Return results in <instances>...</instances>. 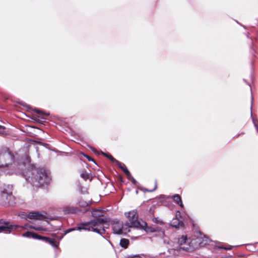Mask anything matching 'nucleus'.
<instances>
[{
	"mask_svg": "<svg viewBox=\"0 0 258 258\" xmlns=\"http://www.w3.org/2000/svg\"><path fill=\"white\" fill-rule=\"evenodd\" d=\"M15 156L7 147L0 148V169L8 174H12L9 169L14 162Z\"/></svg>",
	"mask_w": 258,
	"mask_h": 258,
	"instance_id": "1",
	"label": "nucleus"
},
{
	"mask_svg": "<svg viewBox=\"0 0 258 258\" xmlns=\"http://www.w3.org/2000/svg\"><path fill=\"white\" fill-rule=\"evenodd\" d=\"M106 222V220L104 219H96L91 220L88 222L82 223L78 225L76 228L78 230H87L93 231L95 232L98 233L100 235L105 233V230L103 224Z\"/></svg>",
	"mask_w": 258,
	"mask_h": 258,
	"instance_id": "2",
	"label": "nucleus"
},
{
	"mask_svg": "<svg viewBox=\"0 0 258 258\" xmlns=\"http://www.w3.org/2000/svg\"><path fill=\"white\" fill-rule=\"evenodd\" d=\"M31 180L34 185L38 186L48 184L51 178L44 169L38 168L33 171Z\"/></svg>",
	"mask_w": 258,
	"mask_h": 258,
	"instance_id": "3",
	"label": "nucleus"
},
{
	"mask_svg": "<svg viewBox=\"0 0 258 258\" xmlns=\"http://www.w3.org/2000/svg\"><path fill=\"white\" fill-rule=\"evenodd\" d=\"M128 221L125 223V225L128 227L139 228L145 227L147 223L145 221H139L138 220V215L137 211H130L127 214Z\"/></svg>",
	"mask_w": 258,
	"mask_h": 258,
	"instance_id": "4",
	"label": "nucleus"
},
{
	"mask_svg": "<svg viewBox=\"0 0 258 258\" xmlns=\"http://www.w3.org/2000/svg\"><path fill=\"white\" fill-rule=\"evenodd\" d=\"M22 236L28 238H32L34 239L42 240L43 241H45L46 242L49 243L53 246H56V244H55V241L53 239L39 235L33 232L27 231L23 233L22 234Z\"/></svg>",
	"mask_w": 258,
	"mask_h": 258,
	"instance_id": "5",
	"label": "nucleus"
},
{
	"mask_svg": "<svg viewBox=\"0 0 258 258\" xmlns=\"http://www.w3.org/2000/svg\"><path fill=\"white\" fill-rule=\"evenodd\" d=\"M112 229L114 233L121 234L123 233V223L118 221L114 220L112 221Z\"/></svg>",
	"mask_w": 258,
	"mask_h": 258,
	"instance_id": "6",
	"label": "nucleus"
},
{
	"mask_svg": "<svg viewBox=\"0 0 258 258\" xmlns=\"http://www.w3.org/2000/svg\"><path fill=\"white\" fill-rule=\"evenodd\" d=\"M17 227V225H13L9 223H5L3 225H0V232L9 233L13 229H16Z\"/></svg>",
	"mask_w": 258,
	"mask_h": 258,
	"instance_id": "7",
	"label": "nucleus"
},
{
	"mask_svg": "<svg viewBox=\"0 0 258 258\" xmlns=\"http://www.w3.org/2000/svg\"><path fill=\"white\" fill-rule=\"evenodd\" d=\"M2 192L3 194L2 198L4 202L9 205H12L13 204L12 201L14 199L12 194H9L6 189H4V190L2 191Z\"/></svg>",
	"mask_w": 258,
	"mask_h": 258,
	"instance_id": "8",
	"label": "nucleus"
},
{
	"mask_svg": "<svg viewBox=\"0 0 258 258\" xmlns=\"http://www.w3.org/2000/svg\"><path fill=\"white\" fill-rule=\"evenodd\" d=\"M170 225L172 227H174L175 228L182 227L184 226L183 222L180 221L177 218H173L170 222Z\"/></svg>",
	"mask_w": 258,
	"mask_h": 258,
	"instance_id": "9",
	"label": "nucleus"
},
{
	"mask_svg": "<svg viewBox=\"0 0 258 258\" xmlns=\"http://www.w3.org/2000/svg\"><path fill=\"white\" fill-rule=\"evenodd\" d=\"M187 238L185 236L182 235L180 238L178 239V243L180 245V249L187 251L188 250V247L182 246L186 242Z\"/></svg>",
	"mask_w": 258,
	"mask_h": 258,
	"instance_id": "10",
	"label": "nucleus"
},
{
	"mask_svg": "<svg viewBox=\"0 0 258 258\" xmlns=\"http://www.w3.org/2000/svg\"><path fill=\"white\" fill-rule=\"evenodd\" d=\"M29 218L31 219H42L44 216L39 212H30L28 214Z\"/></svg>",
	"mask_w": 258,
	"mask_h": 258,
	"instance_id": "11",
	"label": "nucleus"
},
{
	"mask_svg": "<svg viewBox=\"0 0 258 258\" xmlns=\"http://www.w3.org/2000/svg\"><path fill=\"white\" fill-rule=\"evenodd\" d=\"M92 216L94 217H100L103 216V212L102 211L98 209H95L92 212Z\"/></svg>",
	"mask_w": 258,
	"mask_h": 258,
	"instance_id": "12",
	"label": "nucleus"
},
{
	"mask_svg": "<svg viewBox=\"0 0 258 258\" xmlns=\"http://www.w3.org/2000/svg\"><path fill=\"white\" fill-rule=\"evenodd\" d=\"M173 200L174 202L177 204L179 205V206L181 207H183V205L182 203L181 199L179 195H175L174 196H173Z\"/></svg>",
	"mask_w": 258,
	"mask_h": 258,
	"instance_id": "13",
	"label": "nucleus"
},
{
	"mask_svg": "<svg viewBox=\"0 0 258 258\" xmlns=\"http://www.w3.org/2000/svg\"><path fill=\"white\" fill-rule=\"evenodd\" d=\"M120 168H121L127 177H131V174L128 169L126 168L124 165H122L121 163L120 164H117Z\"/></svg>",
	"mask_w": 258,
	"mask_h": 258,
	"instance_id": "14",
	"label": "nucleus"
},
{
	"mask_svg": "<svg viewBox=\"0 0 258 258\" xmlns=\"http://www.w3.org/2000/svg\"><path fill=\"white\" fill-rule=\"evenodd\" d=\"M101 153L108 159L111 160L113 162L115 163L116 164H120V162L114 158L111 155L105 153L103 152H102Z\"/></svg>",
	"mask_w": 258,
	"mask_h": 258,
	"instance_id": "15",
	"label": "nucleus"
},
{
	"mask_svg": "<svg viewBox=\"0 0 258 258\" xmlns=\"http://www.w3.org/2000/svg\"><path fill=\"white\" fill-rule=\"evenodd\" d=\"M81 176L85 180H86L87 179L90 178L89 173L87 172L86 170H83L81 171Z\"/></svg>",
	"mask_w": 258,
	"mask_h": 258,
	"instance_id": "16",
	"label": "nucleus"
},
{
	"mask_svg": "<svg viewBox=\"0 0 258 258\" xmlns=\"http://www.w3.org/2000/svg\"><path fill=\"white\" fill-rule=\"evenodd\" d=\"M128 244V240L126 239H121L120 241V244L121 247L126 248Z\"/></svg>",
	"mask_w": 258,
	"mask_h": 258,
	"instance_id": "17",
	"label": "nucleus"
},
{
	"mask_svg": "<svg viewBox=\"0 0 258 258\" xmlns=\"http://www.w3.org/2000/svg\"><path fill=\"white\" fill-rule=\"evenodd\" d=\"M140 229H144L146 232H154L155 231V230L151 227H148L147 224L145 227L142 228H139Z\"/></svg>",
	"mask_w": 258,
	"mask_h": 258,
	"instance_id": "18",
	"label": "nucleus"
},
{
	"mask_svg": "<svg viewBox=\"0 0 258 258\" xmlns=\"http://www.w3.org/2000/svg\"><path fill=\"white\" fill-rule=\"evenodd\" d=\"M33 111L36 112H37L39 114L45 115L46 116L49 115V113L44 112L43 111L39 110L38 109H37V108H35L33 110Z\"/></svg>",
	"mask_w": 258,
	"mask_h": 258,
	"instance_id": "19",
	"label": "nucleus"
},
{
	"mask_svg": "<svg viewBox=\"0 0 258 258\" xmlns=\"http://www.w3.org/2000/svg\"><path fill=\"white\" fill-rule=\"evenodd\" d=\"M30 227L31 229H35L36 230H38V231H46L47 230L46 228H43L41 226H36V227H35V226H31Z\"/></svg>",
	"mask_w": 258,
	"mask_h": 258,
	"instance_id": "20",
	"label": "nucleus"
},
{
	"mask_svg": "<svg viewBox=\"0 0 258 258\" xmlns=\"http://www.w3.org/2000/svg\"><path fill=\"white\" fill-rule=\"evenodd\" d=\"M79 205L81 207H86L88 206V203L85 201H81L79 202Z\"/></svg>",
	"mask_w": 258,
	"mask_h": 258,
	"instance_id": "21",
	"label": "nucleus"
},
{
	"mask_svg": "<svg viewBox=\"0 0 258 258\" xmlns=\"http://www.w3.org/2000/svg\"><path fill=\"white\" fill-rule=\"evenodd\" d=\"M83 155H84V156L86 158H87V159H88V160L89 161H93V162H95V161H94V159H92L91 157L89 156L88 155H85V154H83Z\"/></svg>",
	"mask_w": 258,
	"mask_h": 258,
	"instance_id": "22",
	"label": "nucleus"
},
{
	"mask_svg": "<svg viewBox=\"0 0 258 258\" xmlns=\"http://www.w3.org/2000/svg\"><path fill=\"white\" fill-rule=\"evenodd\" d=\"M76 229H76L75 228H70V229H67V230L65 231V234H67V233H68L73 230H75Z\"/></svg>",
	"mask_w": 258,
	"mask_h": 258,
	"instance_id": "23",
	"label": "nucleus"
},
{
	"mask_svg": "<svg viewBox=\"0 0 258 258\" xmlns=\"http://www.w3.org/2000/svg\"><path fill=\"white\" fill-rule=\"evenodd\" d=\"M132 180V182L133 184H135L137 182L136 180L131 176V177H128Z\"/></svg>",
	"mask_w": 258,
	"mask_h": 258,
	"instance_id": "24",
	"label": "nucleus"
},
{
	"mask_svg": "<svg viewBox=\"0 0 258 258\" xmlns=\"http://www.w3.org/2000/svg\"><path fill=\"white\" fill-rule=\"evenodd\" d=\"M65 211L68 212V213H73L74 212V210L73 209H71V208H69L68 209V210H66Z\"/></svg>",
	"mask_w": 258,
	"mask_h": 258,
	"instance_id": "25",
	"label": "nucleus"
},
{
	"mask_svg": "<svg viewBox=\"0 0 258 258\" xmlns=\"http://www.w3.org/2000/svg\"><path fill=\"white\" fill-rule=\"evenodd\" d=\"M178 217H180V213L179 211H177L176 213V218H178Z\"/></svg>",
	"mask_w": 258,
	"mask_h": 258,
	"instance_id": "26",
	"label": "nucleus"
},
{
	"mask_svg": "<svg viewBox=\"0 0 258 258\" xmlns=\"http://www.w3.org/2000/svg\"><path fill=\"white\" fill-rule=\"evenodd\" d=\"M128 258H140V257L138 255H133V256H130L128 257Z\"/></svg>",
	"mask_w": 258,
	"mask_h": 258,
	"instance_id": "27",
	"label": "nucleus"
},
{
	"mask_svg": "<svg viewBox=\"0 0 258 258\" xmlns=\"http://www.w3.org/2000/svg\"><path fill=\"white\" fill-rule=\"evenodd\" d=\"M156 188V185L155 186V187L153 190H150V191H152L154 190Z\"/></svg>",
	"mask_w": 258,
	"mask_h": 258,
	"instance_id": "28",
	"label": "nucleus"
},
{
	"mask_svg": "<svg viewBox=\"0 0 258 258\" xmlns=\"http://www.w3.org/2000/svg\"><path fill=\"white\" fill-rule=\"evenodd\" d=\"M92 150L94 152H96V150L94 148H92Z\"/></svg>",
	"mask_w": 258,
	"mask_h": 258,
	"instance_id": "29",
	"label": "nucleus"
},
{
	"mask_svg": "<svg viewBox=\"0 0 258 258\" xmlns=\"http://www.w3.org/2000/svg\"><path fill=\"white\" fill-rule=\"evenodd\" d=\"M257 131H258V128H257Z\"/></svg>",
	"mask_w": 258,
	"mask_h": 258,
	"instance_id": "30",
	"label": "nucleus"
}]
</instances>
